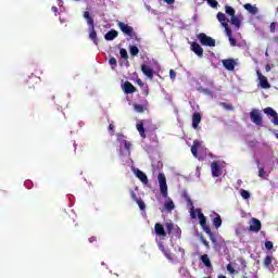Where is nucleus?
Returning <instances> with one entry per match:
<instances>
[{"label": "nucleus", "mask_w": 278, "mask_h": 278, "mask_svg": "<svg viewBox=\"0 0 278 278\" xmlns=\"http://www.w3.org/2000/svg\"><path fill=\"white\" fill-rule=\"evenodd\" d=\"M199 92H202L203 94H206L207 97H212V90L207 89V88H198Z\"/></svg>", "instance_id": "obj_33"}, {"label": "nucleus", "mask_w": 278, "mask_h": 278, "mask_svg": "<svg viewBox=\"0 0 278 278\" xmlns=\"http://www.w3.org/2000/svg\"><path fill=\"white\" fill-rule=\"evenodd\" d=\"M191 51H193L198 58H203V48L199 43H191Z\"/></svg>", "instance_id": "obj_17"}, {"label": "nucleus", "mask_w": 278, "mask_h": 278, "mask_svg": "<svg viewBox=\"0 0 278 278\" xmlns=\"http://www.w3.org/2000/svg\"><path fill=\"white\" fill-rule=\"evenodd\" d=\"M117 141L119 142L121 153L123 154V149H125L129 155V151H131V142L127 141V138L121 134L117 135Z\"/></svg>", "instance_id": "obj_6"}, {"label": "nucleus", "mask_w": 278, "mask_h": 278, "mask_svg": "<svg viewBox=\"0 0 278 278\" xmlns=\"http://www.w3.org/2000/svg\"><path fill=\"white\" fill-rule=\"evenodd\" d=\"M269 29L271 31V34H275L276 29H277V23L273 22L269 26Z\"/></svg>", "instance_id": "obj_41"}, {"label": "nucleus", "mask_w": 278, "mask_h": 278, "mask_svg": "<svg viewBox=\"0 0 278 278\" xmlns=\"http://www.w3.org/2000/svg\"><path fill=\"white\" fill-rule=\"evenodd\" d=\"M201 141L194 140L193 146L191 147V153L193 156L199 157V151H201Z\"/></svg>", "instance_id": "obj_19"}, {"label": "nucleus", "mask_w": 278, "mask_h": 278, "mask_svg": "<svg viewBox=\"0 0 278 278\" xmlns=\"http://www.w3.org/2000/svg\"><path fill=\"white\" fill-rule=\"evenodd\" d=\"M175 251L178 252L180 254L181 260H184L186 255V250H184V248L181 247H178V248H175Z\"/></svg>", "instance_id": "obj_36"}, {"label": "nucleus", "mask_w": 278, "mask_h": 278, "mask_svg": "<svg viewBox=\"0 0 278 278\" xmlns=\"http://www.w3.org/2000/svg\"><path fill=\"white\" fill-rule=\"evenodd\" d=\"M141 71L148 79H153V68H151V66L143 64L141 65Z\"/></svg>", "instance_id": "obj_16"}, {"label": "nucleus", "mask_w": 278, "mask_h": 278, "mask_svg": "<svg viewBox=\"0 0 278 278\" xmlns=\"http://www.w3.org/2000/svg\"><path fill=\"white\" fill-rule=\"evenodd\" d=\"M198 39L200 40L201 45H203L204 47H216V40H214L212 37H208L203 33L198 35Z\"/></svg>", "instance_id": "obj_8"}, {"label": "nucleus", "mask_w": 278, "mask_h": 278, "mask_svg": "<svg viewBox=\"0 0 278 278\" xmlns=\"http://www.w3.org/2000/svg\"><path fill=\"white\" fill-rule=\"evenodd\" d=\"M202 242L204 247H210V242H207L206 240H202Z\"/></svg>", "instance_id": "obj_51"}, {"label": "nucleus", "mask_w": 278, "mask_h": 278, "mask_svg": "<svg viewBox=\"0 0 278 278\" xmlns=\"http://www.w3.org/2000/svg\"><path fill=\"white\" fill-rule=\"evenodd\" d=\"M154 231L156 236H159V239L156 238L157 247L160 251H162V253L165 255L166 260H168V262H170L172 264L179 262V258H177L175 254L170 253V250L164 248V244L162 243V241H160L166 238V230H164V226H162V224H155Z\"/></svg>", "instance_id": "obj_1"}, {"label": "nucleus", "mask_w": 278, "mask_h": 278, "mask_svg": "<svg viewBox=\"0 0 278 278\" xmlns=\"http://www.w3.org/2000/svg\"><path fill=\"white\" fill-rule=\"evenodd\" d=\"M52 12H53L54 14H58V7H52Z\"/></svg>", "instance_id": "obj_50"}, {"label": "nucleus", "mask_w": 278, "mask_h": 278, "mask_svg": "<svg viewBox=\"0 0 278 278\" xmlns=\"http://www.w3.org/2000/svg\"><path fill=\"white\" fill-rule=\"evenodd\" d=\"M222 63L226 71H235L236 68V60L233 59L223 60Z\"/></svg>", "instance_id": "obj_14"}, {"label": "nucleus", "mask_w": 278, "mask_h": 278, "mask_svg": "<svg viewBox=\"0 0 278 278\" xmlns=\"http://www.w3.org/2000/svg\"><path fill=\"white\" fill-rule=\"evenodd\" d=\"M264 114H267L271 119V123L274 125H278V113L277 111H275L273 108L268 106L266 109L263 110Z\"/></svg>", "instance_id": "obj_11"}, {"label": "nucleus", "mask_w": 278, "mask_h": 278, "mask_svg": "<svg viewBox=\"0 0 278 278\" xmlns=\"http://www.w3.org/2000/svg\"><path fill=\"white\" fill-rule=\"evenodd\" d=\"M203 229H204L205 233H207V235L210 236V239H211L212 241H214V236L212 235V230L210 229V227H207V226L205 225V227H203Z\"/></svg>", "instance_id": "obj_37"}, {"label": "nucleus", "mask_w": 278, "mask_h": 278, "mask_svg": "<svg viewBox=\"0 0 278 278\" xmlns=\"http://www.w3.org/2000/svg\"><path fill=\"white\" fill-rule=\"evenodd\" d=\"M169 77H170L172 81H175V77H177V73H175L174 70H170Z\"/></svg>", "instance_id": "obj_43"}, {"label": "nucleus", "mask_w": 278, "mask_h": 278, "mask_svg": "<svg viewBox=\"0 0 278 278\" xmlns=\"http://www.w3.org/2000/svg\"><path fill=\"white\" fill-rule=\"evenodd\" d=\"M217 20L219 21L220 25L224 27V29L226 31V36L228 37L230 45L232 47H236L237 42L233 39V37L231 36V30L229 28V20H227V16L225 15V13L218 12Z\"/></svg>", "instance_id": "obj_3"}, {"label": "nucleus", "mask_w": 278, "mask_h": 278, "mask_svg": "<svg viewBox=\"0 0 278 278\" xmlns=\"http://www.w3.org/2000/svg\"><path fill=\"white\" fill-rule=\"evenodd\" d=\"M117 26L119 27L121 31H123V34H125L126 36H129V38H135L136 37V33L134 31V27L129 26L126 23L123 22H118Z\"/></svg>", "instance_id": "obj_7"}, {"label": "nucleus", "mask_w": 278, "mask_h": 278, "mask_svg": "<svg viewBox=\"0 0 278 278\" xmlns=\"http://www.w3.org/2000/svg\"><path fill=\"white\" fill-rule=\"evenodd\" d=\"M256 75H257L261 88H264L265 90L270 88V84L268 83V78H266V76H263L262 72H260V70L256 71Z\"/></svg>", "instance_id": "obj_12"}, {"label": "nucleus", "mask_w": 278, "mask_h": 278, "mask_svg": "<svg viewBox=\"0 0 278 278\" xmlns=\"http://www.w3.org/2000/svg\"><path fill=\"white\" fill-rule=\"evenodd\" d=\"M137 130L139 131L141 138H147V135L144 134V124L142 123V121H139L137 123Z\"/></svg>", "instance_id": "obj_26"}, {"label": "nucleus", "mask_w": 278, "mask_h": 278, "mask_svg": "<svg viewBox=\"0 0 278 278\" xmlns=\"http://www.w3.org/2000/svg\"><path fill=\"white\" fill-rule=\"evenodd\" d=\"M190 214L191 218H199V215L197 214V208L194 210V206L191 207Z\"/></svg>", "instance_id": "obj_38"}, {"label": "nucleus", "mask_w": 278, "mask_h": 278, "mask_svg": "<svg viewBox=\"0 0 278 278\" xmlns=\"http://www.w3.org/2000/svg\"><path fill=\"white\" fill-rule=\"evenodd\" d=\"M273 247H274L273 241H266L265 242V248L267 249V251L273 250Z\"/></svg>", "instance_id": "obj_40"}, {"label": "nucleus", "mask_w": 278, "mask_h": 278, "mask_svg": "<svg viewBox=\"0 0 278 278\" xmlns=\"http://www.w3.org/2000/svg\"><path fill=\"white\" fill-rule=\"evenodd\" d=\"M225 12L226 14H228V16H236V10L233 8H231L230 5H226L225 7Z\"/></svg>", "instance_id": "obj_29"}, {"label": "nucleus", "mask_w": 278, "mask_h": 278, "mask_svg": "<svg viewBox=\"0 0 278 278\" xmlns=\"http://www.w3.org/2000/svg\"><path fill=\"white\" fill-rule=\"evenodd\" d=\"M265 175H266V172H264V169L262 167H260V169H258V177L264 179Z\"/></svg>", "instance_id": "obj_44"}, {"label": "nucleus", "mask_w": 278, "mask_h": 278, "mask_svg": "<svg viewBox=\"0 0 278 278\" xmlns=\"http://www.w3.org/2000/svg\"><path fill=\"white\" fill-rule=\"evenodd\" d=\"M262 229V222L257 218H252L250 222V230L251 231H260Z\"/></svg>", "instance_id": "obj_15"}, {"label": "nucleus", "mask_w": 278, "mask_h": 278, "mask_svg": "<svg viewBox=\"0 0 278 278\" xmlns=\"http://www.w3.org/2000/svg\"><path fill=\"white\" fill-rule=\"evenodd\" d=\"M241 231H242V229L237 228V229H236V236H240Z\"/></svg>", "instance_id": "obj_49"}, {"label": "nucleus", "mask_w": 278, "mask_h": 278, "mask_svg": "<svg viewBox=\"0 0 278 278\" xmlns=\"http://www.w3.org/2000/svg\"><path fill=\"white\" fill-rule=\"evenodd\" d=\"M89 242H90V243L97 242V237H90V238H89Z\"/></svg>", "instance_id": "obj_48"}, {"label": "nucleus", "mask_w": 278, "mask_h": 278, "mask_svg": "<svg viewBox=\"0 0 278 278\" xmlns=\"http://www.w3.org/2000/svg\"><path fill=\"white\" fill-rule=\"evenodd\" d=\"M240 194L242 197V199H251V193L248 190L241 189L240 190Z\"/></svg>", "instance_id": "obj_34"}, {"label": "nucleus", "mask_w": 278, "mask_h": 278, "mask_svg": "<svg viewBox=\"0 0 278 278\" xmlns=\"http://www.w3.org/2000/svg\"><path fill=\"white\" fill-rule=\"evenodd\" d=\"M227 270L228 273H230V275H233L236 273V269L233 268V266H231V264L227 265Z\"/></svg>", "instance_id": "obj_42"}, {"label": "nucleus", "mask_w": 278, "mask_h": 278, "mask_svg": "<svg viewBox=\"0 0 278 278\" xmlns=\"http://www.w3.org/2000/svg\"><path fill=\"white\" fill-rule=\"evenodd\" d=\"M139 84H140V85H142V81H141V80H139Z\"/></svg>", "instance_id": "obj_54"}, {"label": "nucleus", "mask_w": 278, "mask_h": 278, "mask_svg": "<svg viewBox=\"0 0 278 278\" xmlns=\"http://www.w3.org/2000/svg\"><path fill=\"white\" fill-rule=\"evenodd\" d=\"M197 215H198V218H199V220H200L201 227H205V225H207V220H206V218H205V215H203V214L201 213V210H199V208H197Z\"/></svg>", "instance_id": "obj_25"}, {"label": "nucleus", "mask_w": 278, "mask_h": 278, "mask_svg": "<svg viewBox=\"0 0 278 278\" xmlns=\"http://www.w3.org/2000/svg\"><path fill=\"white\" fill-rule=\"evenodd\" d=\"M208 5H211V8H216L218 5V1L216 0H206Z\"/></svg>", "instance_id": "obj_39"}, {"label": "nucleus", "mask_w": 278, "mask_h": 278, "mask_svg": "<svg viewBox=\"0 0 278 278\" xmlns=\"http://www.w3.org/2000/svg\"><path fill=\"white\" fill-rule=\"evenodd\" d=\"M201 262L206 266V268H212V262L210 261V256L207 254H203L201 256Z\"/></svg>", "instance_id": "obj_28"}, {"label": "nucleus", "mask_w": 278, "mask_h": 278, "mask_svg": "<svg viewBox=\"0 0 278 278\" xmlns=\"http://www.w3.org/2000/svg\"><path fill=\"white\" fill-rule=\"evenodd\" d=\"M119 55L121 58H123L124 60H127L129 58V55L127 54V50L125 48H122L119 50Z\"/></svg>", "instance_id": "obj_35"}, {"label": "nucleus", "mask_w": 278, "mask_h": 278, "mask_svg": "<svg viewBox=\"0 0 278 278\" xmlns=\"http://www.w3.org/2000/svg\"><path fill=\"white\" fill-rule=\"evenodd\" d=\"M132 172L136 175V177L144 184V186L149 184V178L147 177V174H144L142 170L134 167Z\"/></svg>", "instance_id": "obj_13"}, {"label": "nucleus", "mask_w": 278, "mask_h": 278, "mask_svg": "<svg viewBox=\"0 0 278 278\" xmlns=\"http://www.w3.org/2000/svg\"><path fill=\"white\" fill-rule=\"evenodd\" d=\"M124 92L126 94H131V93L136 92V87H134V85H131V83L126 81L124 84Z\"/></svg>", "instance_id": "obj_23"}, {"label": "nucleus", "mask_w": 278, "mask_h": 278, "mask_svg": "<svg viewBox=\"0 0 278 278\" xmlns=\"http://www.w3.org/2000/svg\"><path fill=\"white\" fill-rule=\"evenodd\" d=\"M109 130H110V131H114V126H113L112 124H110Z\"/></svg>", "instance_id": "obj_52"}, {"label": "nucleus", "mask_w": 278, "mask_h": 278, "mask_svg": "<svg viewBox=\"0 0 278 278\" xmlns=\"http://www.w3.org/2000/svg\"><path fill=\"white\" fill-rule=\"evenodd\" d=\"M201 123V113L194 112L192 115V127L193 129H199V124Z\"/></svg>", "instance_id": "obj_20"}, {"label": "nucleus", "mask_w": 278, "mask_h": 278, "mask_svg": "<svg viewBox=\"0 0 278 278\" xmlns=\"http://www.w3.org/2000/svg\"><path fill=\"white\" fill-rule=\"evenodd\" d=\"M271 68H273V65L267 64V65L265 66L266 73H270Z\"/></svg>", "instance_id": "obj_46"}, {"label": "nucleus", "mask_w": 278, "mask_h": 278, "mask_svg": "<svg viewBox=\"0 0 278 278\" xmlns=\"http://www.w3.org/2000/svg\"><path fill=\"white\" fill-rule=\"evenodd\" d=\"M276 138L278 139V134H276Z\"/></svg>", "instance_id": "obj_55"}, {"label": "nucleus", "mask_w": 278, "mask_h": 278, "mask_svg": "<svg viewBox=\"0 0 278 278\" xmlns=\"http://www.w3.org/2000/svg\"><path fill=\"white\" fill-rule=\"evenodd\" d=\"M129 51H130V55H134V56H136L140 53V49H138V47H136V46H130Z\"/></svg>", "instance_id": "obj_31"}, {"label": "nucleus", "mask_w": 278, "mask_h": 278, "mask_svg": "<svg viewBox=\"0 0 278 278\" xmlns=\"http://www.w3.org/2000/svg\"><path fill=\"white\" fill-rule=\"evenodd\" d=\"M214 214H215V217L213 219V225L216 229H218L220 227V225H223V219L220 218V215H218L216 213H214Z\"/></svg>", "instance_id": "obj_27"}, {"label": "nucleus", "mask_w": 278, "mask_h": 278, "mask_svg": "<svg viewBox=\"0 0 278 278\" xmlns=\"http://www.w3.org/2000/svg\"><path fill=\"white\" fill-rule=\"evenodd\" d=\"M165 227L168 231V233H175L176 238H181V228L178 226H175L173 223H166Z\"/></svg>", "instance_id": "obj_10"}, {"label": "nucleus", "mask_w": 278, "mask_h": 278, "mask_svg": "<svg viewBox=\"0 0 278 278\" xmlns=\"http://www.w3.org/2000/svg\"><path fill=\"white\" fill-rule=\"evenodd\" d=\"M164 3H167V5H173L175 3V0H163Z\"/></svg>", "instance_id": "obj_47"}, {"label": "nucleus", "mask_w": 278, "mask_h": 278, "mask_svg": "<svg viewBox=\"0 0 278 278\" xmlns=\"http://www.w3.org/2000/svg\"><path fill=\"white\" fill-rule=\"evenodd\" d=\"M270 264H273V256L267 255L264 260V266L265 268H270Z\"/></svg>", "instance_id": "obj_30"}, {"label": "nucleus", "mask_w": 278, "mask_h": 278, "mask_svg": "<svg viewBox=\"0 0 278 278\" xmlns=\"http://www.w3.org/2000/svg\"><path fill=\"white\" fill-rule=\"evenodd\" d=\"M109 64H111V66H116V64H117L116 58H111L109 61Z\"/></svg>", "instance_id": "obj_45"}, {"label": "nucleus", "mask_w": 278, "mask_h": 278, "mask_svg": "<svg viewBox=\"0 0 278 278\" xmlns=\"http://www.w3.org/2000/svg\"><path fill=\"white\" fill-rule=\"evenodd\" d=\"M84 18L87 21L89 26V38L92 40L93 45H99V39H97V30H94V20L90 16V12H84Z\"/></svg>", "instance_id": "obj_4"}, {"label": "nucleus", "mask_w": 278, "mask_h": 278, "mask_svg": "<svg viewBox=\"0 0 278 278\" xmlns=\"http://www.w3.org/2000/svg\"><path fill=\"white\" fill-rule=\"evenodd\" d=\"M114 38H118V31H116L114 29L108 31L104 35V39L108 40V41H112V40H114Z\"/></svg>", "instance_id": "obj_24"}, {"label": "nucleus", "mask_w": 278, "mask_h": 278, "mask_svg": "<svg viewBox=\"0 0 278 278\" xmlns=\"http://www.w3.org/2000/svg\"><path fill=\"white\" fill-rule=\"evenodd\" d=\"M134 110L138 114H142L144 112V106H142V104H134Z\"/></svg>", "instance_id": "obj_32"}, {"label": "nucleus", "mask_w": 278, "mask_h": 278, "mask_svg": "<svg viewBox=\"0 0 278 278\" xmlns=\"http://www.w3.org/2000/svg\"><path fill=\"white\" fill-rule=\"evenodd\" d=\"M250 118L254 125L262 126V112L257 109H253L250 113Z\"/></svg>", "instance_id": "obj_9"}, {"label": "nucleus", "mask_w": 278, "mask_h": 278, "mask_svg": "<svg viewBox=\"0 0 278 278\" xmlns=\"http://www.w3.org/2000/svg\"><path fill=\"white\" fill-rule=\"evenodd\" d=\"M130 197L134 201H136L137 205L139 206L140 210H144V201L140 200L138 195H136V192L134 190H130Z\"/></svg>", "instance_id": "obj_21"}, {"label": "nucleus", "mask_w": 278, "mask_h": 278, "mask_svg": "<svg viewBox=\"0 0 278 278\" xmlns=\"http://www.w3.org/2000/svg\"><path fill=\"white\" fill-rule=\"evenodd\" d=\"M244 21V17L242 15H235L230 18L231 25H235L237 29H240V24Z\"/></svg>", "instance_id": "obj_18"}, {"label": "nucleus", "mask_w": 278, "mask_h": 278, "mask_svg": "<svg viewBox=\"0 0 278 278\" xmlns=\"http://www.w3.org/2000/svg\"><path fill=\"white\" fill-rule=\"evenodd\" d=\"M244 10H247V12H249V14L255 15L257 14V12H260V10L257 9L256 5H253L251 3H245L243 5Z\"/></svg>", "instance_id": "obj_22"}, {"label": "nucleus", "mask_w": 278, "mask_h": 278, "mask_svg": "<svg viewBox=\"0 0 278 278\" xmlns=\"http://www.w3.org/2000/svg\"><path fill=\"white\" fill-rule=\"evenodd\" d=\"M223 168H225V163L214 161L211 164V173L213 177H220L223 175Z\"/></svg>", "instance_id": "obj_5"}, {"label": "nucleus", "mask_w": 278, "mask_h": 278, "mask_svg": "<svg viewBox=\"0 0 278 278\" xmlns=\"http://www.w3.org/2000/svg\"><path fill=\"white\" fill-rule=\"evenodd\" d=\"M157 181L160 187V192L162 197H164L165 203L164 208L166 212H173L175 210V202L170 198H168V184H166V175L164 173H160L157 175Z\"/></svg>", "instance_id": "obj_2"}, {"label": "nucleus", "mask_w": 278, "mask_h": 278, "mask_svg": "<svg viewBox=\"0 0 278 278\" xmlns=\"http://www.w3.org/2000/svg\"><path fill=\"white\" fill-rule=\"evenodd\" d=\"M266 58H268V51L265 52Z\"/></svg>", "instance_id": "obj_53"}]
</instances>
